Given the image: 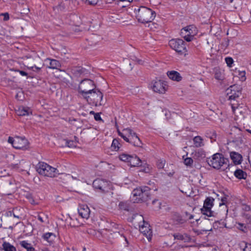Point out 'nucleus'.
I'll return each mask as SVG.
<instances>
[{
    "mask_svg": "<svg viewBox=\"0 0 251 251\" xmlns=\"http://www.w3.org/2000/svg\"><path fill=\"white\" fill-rule=\"evenodd\" d=\"M207 162L210 166L217 170L225 171L227 169H229V160L222 153H215L211 158H207Z\"/></svg>",
    "mask_w": 251,
    "mask_h": 251,
    "instance_id": "nucleus-1",
    "label": "nucleus"
},
{
    "mask_svg": "<svg viewBox=\"0 0 251 251\" xmlns=\"http://www.w3.org/2000/svg\"><path fill=\"white\" fill-rule=\"evenodd\" d=\"M135 11L138 21L143 24L151 22L156 16L154 11L145 6H141L137 10L135 9Z\"/></svg>",
    "mask_w": 251,
    "mask_h": 251,
    "instance_id": "nucleus-2",
    "label": "nucleus"
},
{
    "mask_svg": "<svg viewBox=\"0 0 251 251\" xmlns=\"http://www.w3.org/2000/svg\"><path fill=\"white\" fill-rule=\"evenodd\" d=\"M226 95L228 97V100H230L232 110L234 111L238 108V104L232 102L237 101V99L241 95L242 87L237 84L230 86L226 90Z\"/></svg>",
    "mask_w": 251,
    "mask_h": 251,
    "instance_id": "nucleus-3",
    "label": "nucleus"
},
{
    "mask_svg": "<svg viewBox=\"0 0 251 251\" xmlns=\"http://www.w3.org/2000/svg\"><path fill=\"white\" fill-rule=\"evenodd\" d=\"M83 98L90 105L98 106L102 104L101 101L102 100L103 94L97 88H95L94 91L89 92L86 96L83 97Z\"/></svg>",
    "mask_w": 251,
    "mask_h": 251,
    "instance_id": "nucleus-4",
    "label": "nucleus"
},
{
    "mask_svg": "<svg viewBox=\"0 0 251 251\" xmlns=\"http://www.w3.org/2000/svg\"><path fill=\"white\" fill-rule=\"evenodd\" d=\"M36 170L39 174L50 177H54L59 174L57 169L43 162H40L38 164Z\"/></svg>",
    "mask_w": 251,
    "mask_h": 251,
    "instance_id": "nucleus-5",
    "label": "nucleus"
},
{
    "mask_svg": "<svg viewBox=\"0 0 251 251\" xmlns=\"http://www.w3.org/2000/svg\"><path fill=\"white\" fill-rule=\"evenodd\" d=\"M96 88L94 82L89 79H85L81 81L78 86V92L84 97L86 96L89 92L94 91Z\"/></svg>",
    "mask_w": 251,
    "mask_h": 251,
    "instance_id": "nucleus-6",
    "label": "nucleus"
},
{
    "mask_svg": "<svg viewBox=\"0 0 251 251\" xmlns=\"http://www.w3.org/2000/svg\"><path fill=\"white\" fill-rule=\"evenodd\" d=\"M170 47L179 54L186 55L187 51L185 42L180 39H173L169 43Z\"/></svg>",
    "mask_w": 251,
    "mask_h": 251,
    "instance_id": "nucleus-7",
    "label": "nucleus"
},
{
    "mask_svg": "<svg viewBox=\"0 0 251 251\" xmlns=\"http://www.w3.org/2000/svg\"><path fill=\"white\" fill-rule=\"evenodd\" d=\"M8 142L17 149L25 150L27 148L28 142L25 137L16 136L15 138L9 137Z\"/></svg>",
    "mask_w": 251,
    "mask_h": 251,
    "instance_id": "nucleus-8",
    "label": "nucleus"
},
{
    "mask_svg": "<svg viewBox=\"0 0 251 251\" xmlns=\"http://www.w3.org/2000/svg\"><path fill=\"white\" fill-rule=\"evenodd\" d=\"M151 87L154 92L164 94L168 90V86L166 81L156 79L152 81Z\"/></svg>",
    "mask_w": 251,
    "mask_h": 251,
    "instance_id": "nucleus-9",
    "label": "nucleus"
},
{
    "mask_svg": "<svg viewBox=\"0 0 251 251\" xmlns=\"http://www.w3.org/2000/svg\"><path fill=\"white\" fill-rule=\"evenodd\" d=\"M93 187L102 192H106L110 188V182L105 179L97 178L93 182Z\"/></svg>",
    "mask_w": 251,
    "mask_h": 251,
    "instance_id": "nucleus-10",
    "label": "nucleus"
},
{
    "mask_svg": "<svg viewBox=\"0 0 251 251\" xmlns=\"http://www.w3.org/2000/svg\"><path fill=\"white\" fill-rule=\"evenodd\" d=\"M137 216L142 220L143 223L142 225H139L140 230L147 237L149 240H151L152 237V230L150 228L149 224L144 221L142 215H137Z\"/></svg>",
    "mask_w": 251,
    "mask_h": 251,
    "instance_id": "nucleus-11",
    "label": "nucleus"
},
{
    "mask_svg": "<svg viewBox=\"0 0 251 251\" xmlns=\"http://www.w3.org/2000/svg\"><path fill=\"white\" fill-rule=\"evenodd\" d=\"M78 212L82 218L88 219L89 217L90 210L87 205H81L78 208Z\"/></svg>",
    "mask_w": 251,
    "mask_h": 251,
    "instance_id": "nucleus-12",
    "label": "nucleus"
},
{
    "mask_svg": "<svg viewBox=\"0 0 251 251\" xmlns=\"http://www.w3.org/2000/svg\"><path fill=\"white\" fill-rule=\"evenodd\" d=\"M150 189L148 186H143L142 194L140 198H138V201H147L150 199L151 197Z\"/></svg>",
    "mask_w": 251,
    "mask_h": 251,
    "instance_id": "nucleus-13",
    "label": "nucleus"
},
{
    "mask_svg": "<svg viewBox=\"0 0 251 251\" xmlns=\"http://www.w3.org/2000/svg\"><path fill=\"white\" fill-rule=\"evenodd\" d=\"M16 113L18 115L21 116H28L32 115V111L31 108L26 106H20L16 110Z\"/></svg>",
    "mask_w": 251,
    "mask_h": 251,
    "instance_id": "nucleus-14",
    "label": "nucleus"
},
{
    "mask_svg": "<svg viewBox=\"0 0 251 251\" xmlns=\"http://www.w3.org/2000/svg\"><path fill=\"white\" fill-rule=\"evenodd\" d=\"M184 28L188 33L189 38L192 41L193 39L194 36L198 33V29L197 27L195 25H191L185 27Z\"/></svg>",
    "mask_w": 251,
    "mask_h": 251,
    "instance_id": "nucleus-15",
    "label": "nucleus"
},
{
    "mask_svg": "<svg viewBox=\"0 0 251 251\" xmlns=\"http://www.w3.org/2000/svg\"><path fill=\"white\" fill-rule=\"evenodd\" d=\"M128 143L136 147H141L142 145V143L140 139L137 136L135 133H133V135H132L131 137H130V138H129Z\"/></svg>",
    "mask_w": 251,
    "mask_h": 251,
    "instance_id": "nucleus-16",
    "label": "nucleus"
},
{
    "mask_svg": "<svg viewBox=\"0 0 251 251\" xmlns=\"http://www.w3.org/2000/svg\"><path fill=\"white\" fill-rule=\"evenodd\" d=\"M168 76L172 80L180 81L182 79V77L180 74L175 71H171L167 72Z\"/></svg>",
    "mask_w": 251,
    "mask_h": 251,
    "instance_id": "nucleus-17",
    "label": "nucleus"
},
{
    "mask_svg": "<svg viewBox=\"0 0 251 251\" xmlns=\"http://www.w3.org/2000/svg\"><path fill=\"white\" fill-rule=\"evenodd\" d=\"M129 163L131 167L140 166L142 165L141 159L136 155H131Z\"/></svg>",
    "mask_w": 251,
    "mask_h": 251,
    "instance_id": "nucleus-18",
    "label": "nucleus"
},
{
    "mask_svg": "<svg viewBox=\"0 0 251 251\" xmlns=\"http://www.w3.org/2000/svg\"><path fill=\"white\" fill-rule=\"evenodd\" d=\"M230 156L235 164H240L242 160V155L236 152H231L230 153Z\"/></svg>",
    "mask_w": 251,
    "mask_h": 251,
    "instance_id": "nucleus-19",
    "label": "nucleus"
},
{
    "mask_svg": "<svg viewBox=\"0 0 251 251\" xmlns=\"http://www.w3.org/2000/svg\"><path fill=\"white\" fill-rule=\"evenodd\" d=\"M42 238L50 244L53 243L54 240L56 238L55 235L51 232H47L42 235Z\"/></svg>",
    "mask_w": 251,
    "mask_h": 251,
    "instance_id": "nucleus-20",
    "label": "nucleus"
},
{
    "mask_svg": "<svg viewBox=\"0 0 251 251\" xmlns=\"http://www.w3.org/2000/svg\"><path fill=\"white\" fill-rule=\"evenodd\" d=\"M130 207V202L128 201H122L118 204V208L121 210L129 211Z\"/></svg>",
    "mask_w": 251,
    "mask_h": 251,
    "instance_id": "nucleus-21",
    "label": "nucleus"
},
{
    "mask_svg": "<svg viewBox=\"0 0 251 251\" xmlns=\"http://www.w3.org/2000/svg\"><path fill=\"white\" fill-rule=\"evenodd\" d=\"M100 40V37L96 34H93L87 39L90 45H96Z\"/></svg>",
    "mask_w": 251,
    "mask_h": 251,
    "instance_id": "nucleus-22",
    "label": "nucleus"
},
{
    "mask_svg": "<svg viewBox=\"0 0 251 251\" xmlns=\"http://www.w3.org/2000/svg\"><path fill=\"white\" fill-rule=\"evenodd\" d=\"M194 146L196 148H200L204 146L203 139L200 136H195L193 139Z\"/></svg>",
    "mask_w": 251,
    "mask_h": 251,
    "instance_id": "nucleus-23",
    "label": "nucleus"
},
{
    "mask_svg": "<svg viewBox=\"0 0 251 251\" xmlns=\"http://www.w3.org/2000/svg\"><path fill=\"white\" fill-rule=\"evenodd\" d=\"M48 60L50 61L49 68L52 69H59L61 67V64L59 61L50 59H48Z\"/></svg>",
    "mask_w": 251,
    "mask_h": 251,
    "instance_id": "nucleus-24",
    "label": "nucleus"
},
{
    "mask_svg": "<svg viewBox=\"0 0 251 251\" xmlns=\"http://www.w3.org/2000/svg\"><path fill=\"white\" fill-rule=\"evenodd\" d=\"M234 175L236 177L239 179H245L247 176V173L241 169H237L234 172Z\"/></svg>",
    "mask_w": 251,
    "mask_h": 251,
    "instance_id": "nucleus-25",
    "label": "nucleus"
},
{
    "mask_svg": "<svg viewBox=\"0 0 251 251\" xmlns=\"http://www.w3.org/2000/svg\"><path fill=\"white\" fill-rule=\"evenodd\" d=\"M2 246L4 251H16V248L8 242H4Z\"/></svg>",
    "mask_w": 251,
    "mask_h": 251,
    "instance_id": "nucleus-26",
    "label": "nucleus"
},
{
    "mask_svg": "<svg viewBox=\"0 0 251 251\" xmlns=\"http://www.w3.org/2000/svg\"><path fill=\"white\" fill-rule=\"evenodd\" d=\"M214 199L212 197H207L204 201L203 207L211 208L213 207Z\"/></svg>",
    "mask_w": 251,
    "mask_h": 251,
    "instance_id": "nucleus-27",
    "label": "nucleus"
},
{
    "mask_svg": "<svg viewBox=\"0 0 251 251\" xmlns=\"http://www.w3.org/2000/svg\"><path fill=\"white\" fill-rule=\"evenodd\" d=\"M174 220L178 224H183L186 222L187 219L185 215L181 216L179 214L175 215L174 217Z\"/></svg>",
    "mask_w": 251,
    "mask_h": 251,
    "instance_id": "nucleus-28",
    "label": "nucleus"
},
{
    "mask_svg": "<svg viewBox=\"0 0 251 251\" xmlns=\"http://www.w3.org/2000/svg\"><path fill=\"white\" fill-rule=\"evenodd\" d=\"M20 244L22 247L26 249L27 251H34V248L32 245L28 243L26 241H22L20 242Z\"/></svg>",
    "mask_w": 251,
    "mask_h": 251,
    "instance_id": "nucleus-29",
    "label": "nucleus"
},
{
    "mask_svg": "<svg viewBox=\"0 0 251 251\" xmlns=\"http://www.w3.org/2000/svg\"><path fill=\"white\" fill-rule=\"evenodd\" d=\"M215 78L219 80H222L224 78V75L223 71L219 69H215Z\"/></svg>",
    "mask_w": 251,
    "mask_h": 251,
    "instance_id": "nucleus-30",
    "label": "nucleus"
},
{
    "mask_svg": "<svg viewBox=\"0 0 251 251\" xmlns=\"http://www.w3.org/2000/svg\"><path fill=\"white\" fill-rule=\"evenodd\" d=\"M72 73L76 76H78L84 73V69L80 67H76L72 70Z\"/></svg>",
    "mask_w": 251,
    "mask_h": 251,
    "instance_id": "nucleus-31",
    "label": "nucleus"
},
{
    "mask_svg": "<svg viewBox=\"0 0 251 251\" xmlns=\"http://www.w3.org/2000/svg\"><path fill=\"white\" fill-rule=\"evenodd\" d=\"M201 212L203 215L208 217H211L213 216V212L211 211V208L203 207L201 209Z\"/></svg>",
    "mask_w": 251,
    "mask_h": 251,
    "instance_id": "nucleus-32",
    "label": "nucleus"
},
{
    "mask_svg": "<svg viewBox=\"0 0 251 251\" xmlns=\"http://www.w3.org/2000/svg\"><path fill=\"white\" fill-rule=\"evenodd\" d=\"M111 148L113 150L115 151H118L119 150L120 148V144L119 139H113L111 145Z\"/></svg>",
    "mask_w": 251,
    "mask_h": 251,
    "instance_id": "nucleus-33",
    "label": "nucleus"
},
{
    "mask_svg": "<svg viewBox=\"0 0 251 251\" xmlns=\"http://www.w3.org/2000/svg\"><path fill=\"white\" fill-rule=\"evenodd\" d=\"M131 155L126 154V153H122L119 156V158L120 160L129 163V159L130 158Z\"/></svg>",
    "mask_w": 251,
    "mask_h": 251,
    "instance_id": "nucleus-34",
    "label": "nucleus"
},
{
    "mask_svg": "<svg viewBox=\"0 0 251 251\" xmlns=\"http://www.w3.org/2000/svg\"><path fill=\"white\" fill-rule=\"evenodd\" d=\"M180 35L182 37H183L186 41L190 42L191 41V39L189 38L188 33L186 31L185 29L183 28L180 32Z\"/></svg>",
    "mask_w": 251,
    "mask_h": 251,
    "instance_id": "nucleus-35",
    "label": "nucleus"
},
{
    "mask_svg": "<svg viewBox=\"0 0 251 251\" xmlns=\"http://www.w3.org/2000/svg\"><path fill=\"white\" fill-rule=\"evenodd\" d=\"M229 199V196L228 195L223 194V196L221 197V203H220L219 205L220 206L222 205H226Z\"/></svg>",
    "mask_w": 251,
    "mask_h": 251,
    "instance_id": "nucleus-36",
    "label": "nucleus"
},
{
    "mask_svg": "<svg viewBox=\"0 0 251 251\" xmlns=\"http://www.w3.org/2000/svg\"><path fill=\"white\" fill-rule=\"evenodd\" d=\"M241 3L240 0H229V4L231 7H233L234 9H237Z\"/></svg>",
    "mask_w": 251,
    "mask_h": 251,
    "instance_id": "nucleus-37",
    "label": "nucleus"
},
{
    "mask_svg": "<svg viewBox=\"0 0 251 251\" xmlns=\"http://www.w3.org/2000/svg\"><path fill=\"white\" fill-rule=\"evenodd\" d=\"M111 226L115 229V230H114V232L120 234L122 231L123 229L122 226L118 225L114 223H111Z\"/></svg>",
    "mask_w": 251,
    "mask_h": 251,
    "instance_id": "nucleus-38",
    "label": "nucleus"
},
{
    "mask_svg": "<svg viewBox=\"0 0 251 251\" xmlns=\"http://www.w3.org/2000/svg\"><path fill=\"white\" fill-rule=\"evenodd\" d=\"M143 187L136 188L133 191V196H138L140 198L142 194Z\"/></svg>",
    "mask_w": 251,
    "mask_h": 251,
    "instance_id": "nucleus-39",
    "label": "nucleus"
},
{
    "mask_svg": "<svg viewBox=\"0 0 251 251\" xmlns=\"http://www.w3.org/2000/svg\"><path fill=\"white\" fill-rule=\"evenodd\" d=\"M184 163L187 167H192L193 164V160L190 157H187L184 159Z\"/></svg>",
    "mask_w": 251,
    "mask_h": 251,
    "instance_id": "nucleus-40",
    "label": "nucleus"
},
{
    "mask_svg": "<svg viewBox=\"0 0 251 251\" xmlns=\"http://www.w3.org/2000/svg\"><path fill=\"white\" fill-rule=\"evenodd\" d=\"M246 226L249 229L251 230V216L247 215L246 216Z\"/></svg>",
    "mask_w": 251,
    "mask_h": 251,
    "instance_id": "nucleus-41",
    "label": "nucleus"
},
{
    "mask_svg": "<svg viewBox=\"0 0 251 251\" xmlns=\"http://www.w3.org/2000/svg\"><path fill=\"white\" fill-rule=\"evenodd\" d=\"M165 164V161L164 160H158L157 161L156 165L158 169H163Z\"/></svg>",
    "mask_w": 251,
    "mask_h": 251,
    "instance_id": "nucleus-42",
    "label": "nucleus"
},
{
    "mask_svg": "<svg viewBox=\"0 0 251 251\" xmlns=\"http://www.w3.org/2000/svg\"><path fill=\"white\" fill-rule=\"evenodd\" d=\"M175 239L180 240H185V236L187 237V234L185 235H182L179 233H177L176 234H174V235Z\"/></svg>",
    "mask_w": 251,
    "mask_h": 251,
    "instance_id": "nucleus-43",
    "label": "nucleus"
},
{
    "mask_svg": "<svg viewBox=\"0 0 251 251\" xmlns=\"http://www.w3.org/2000/svg\"><path fill=\"white\" fill-rule=\"evenodd\" d=\"M238 229L240 230H241L242 231L246 233L247 232V229H248L247 228V226H244V225L243 224H241V223H238Z\"/></svg>",
    "mask_w": 251,
    "mask_h": 251,
    "instance_id": "nucleus-44",
    "label": "nucleus"
},
{
    "mask_svg": "<svg viewBox=\"0 0 251 251\" xmlns=\"http://www.w3.org/2000/svg\"><path fill=\"white\" fill-rule=\"evenodd\" d=\"M65 145L69 148H73L75 146V143L72 140H65Z\"/></svg>",
    "mask_w": 251,
    "mask_h": 251,
    "instance_id": "nucleus-45",
    "label": "nucleus"
},
{
    "mask_svg": "<svg viewBox=\"0 0 251 251\" xmlns=\"http://www.w3.org/2000/svg\"><path fill=\"white\" fill-rule=\"evenodd\" d=\"M225 61L227 65L229 67H231L233 63V60L231 57H227L225 58Z\"/></svg>",
    "mask_w": 251,
    "mask_h": 251,
    "instance_id": "nucleus-46",
    "label": "nucleus"
},
{
    "mask_svg": "<svg viewBox=\"0 0 251 251\" xmlns=\"http://www.w3.org/2000/svg\"><path fill=\"white\" fill-rule=\"evenodd\" d=\"M40 251H55L54 249L52 247H45L40 248Z\"/></svg>",
    "mask_w": 251,
    "mask_h": 251,
    "instance_id": "nucleus-47",
    "label": "nucleus"
},
{
    "mask_svg": "<svg viewBox=\"0 0 251 251\" xmlns=\"http://www.w3.org/2000/svg\"><path fill=\"white\" fill-rule=\"evenodd\" d=\"M243 251H251V244L245 243V247L243 249Z\"/></svg>",
    "mask_w": 251,
    "mask_h": 251,
    "instance_id": "nucleus-48",
    "label": "nucleus"
},
{
    "mask_svg": "<svg viewBox=\"0 0 251 251\" xmlns=\"http://www.w3.org/2000/svg\"><path fill=\"white\" fill-rule=\"evenodd\" d=\"M184 215L187 220L192 219L194 218V216L192 214H189L188 212H185Z\"/></svg>",
    "mask_w": 251,
    "mask_h": 251,
    "instance_id": "nucleus-49",
    "label": "nucleus"
},
{
    "mask_svg": "<svg viewBox=\"0 0 251 251\" xmlns=\"http://www.w3.org/2000/svg\"><path fill=\"white\" fill-rule=\"evenodd\" d=\"M94 119L97 121H103L100 117V114L99 113H96V114H95Z\"/></svg>",
    "mask_w": 251,
    "mask_h": 251,
    "instance_id": "nucleus-50",
    "label": "nucleus"
},
{
    "mask_svg": "<svg viewBox=\"0 0 251 251\" xmlns=\"http://www.w3.org/2000/svg\"><path fill=\"white\" fill-rule=\"evenodd\" d=\"M132 60L136 62L137 63H138V64H143V61L141 59H139L137 58L136 57H133V58H132Z\"/></svg>",
    "mask_w": 251,
    "mask_h": 251,
    "instance_id": "nucleus-51",
    "label": "nucleus"
},
{
    "mask_svg": "<svg viewBox=\"0 0 251 251\" xmlns=\"http://www.w3.org/2000/svg\"><path fill=\"white\" fill-rule=\"evenodd\" d=\"M88 3L90 5H95L97 3L98 0H87Z\"/></svg>",
    "mask_w": 251,
    "mask_h": 251,
    "instance_id": "nucleus-52",
    "label": "nucleus"
},
{
    "mask_svg": "<svg viewBox=\"0 0 251 251\" xmlns=\"http://www.w3.org/2000/svg\"><path fill=\"white\" fill-rule=\"evenodd\" d=\"M119 135L122 137L123 138V139L127 142H129V138H127L126 137V136H125L122 133L120 132H119Z\"/></svg>",
    "mask_w": 251,
    "mask_h": 251,
    "instance_id": "nucleus-53",
    "label": "nucleus"
},
{
    "mask_svg": "<svg viewBox=\"0 0 251 251\" xmlns=\"http://www.w3.org/2000/svg\"><path fill=\"white\" fill-rule=\"evenodd\" d=\"M16 71L18 72L22 76H27L28 75L27 73L24 71L17 70Z\"/></svg>",
    "mask_w": 251,
    "mask_h": 251,
    "instance_id": "nucleus-54",
    "label": "nucleus"
},
{
    "mask_svg": "<svg viewBox=\"0 0 251 251\" xmlns=\"http://www.w3.org/2000/svg\"><path fill=\"white\" fill-rule=\"evenodd\" d=\"M126 130L128 132L129 135L128 136V138H130V137H131L132 135H133V133H134L132 131V130L130 129H126Z\"/></svg>",
    "mask_w": 251,
    "mask_h": 251,
    "instance_id": "nucleus-55",
    "label": "nucleus"
},
{
    "mask_svg": "<svg viewBox=\"0 0 251 251\" xmlns=\"http://www.w3.org/2000/svg\"><path fill=\"white\" fill-rule=\"evenodd\" d=\"M143 171L146 173H149L150 172V169L149 166L148 165L147 167H146L144 170H143Z\"/></svg>",
    "mask_w": 251,
    "mask_h": 251,
    "instance_id": "nucleus-56",
    "label": "nucleus"
},
{
    "mask_svg": "<svg viewBox=\"0 0 251 251\" xmlns=\"http://www.w3.org/2000/svg\"><path fill=\"white\" fill-rule=\"evenodd\" d=\"M3 15H4V21H7L9 19V15L7 13H4L3 14Z\"/></svg>",
    "mask_w": 251,
    "mask_h": 251,
    "instance_id": "nucleus-57",
    "label": "nucleus"
},
{
    "mask_svg": "<svg viewBox=\"0 0 251 251\" xmlns=\"http://www.w3.org/2000/svg\"><path fill=\"white\" fill-rule=\"evenodd\" d=\"M34 68H35L37 71H39L41 70V67H37L36 66H32V67H28V68L29 69H33Z\"/></svg>",
    "mask_w": 251,
    "mask_h": 251,
    "instance_id": "nucleus-58",
    "label": "nucleus"
},
{
    "mask_svg": "<svg viewBox=\"0 0 251 251\" xmlns=\"http://www.w3.org/2000/svg\"><path fill=\"white\" fill-rule=\"evenodd\" d=\"M120 0L122 2H126L127 3V5L129 4L132 1V0Z\"/></svg>",
    "mask_w": 251,
    "mask_h": 251,
    "instance_id": "nucleus-59",
    "label": "nucleus"
},
{
    "mask_svg": "<svg viewBox=\"0 0 251 251\" xmlns=\"http://www.w3.org/2000/svg\"><path fill=\"white\" fill-rule=\"evenodd\" d=\"M38 219L42 223H44V221L43 219V218L39 215H38L37 217Z\"/></svg>",
    "mask_w": 251,
    "mask_h": 251,
    "instance_id": "nucleus-60",
    "label": "nucleus"
},
{
    "mask_svg": "<svg viewBox=\"0 0 251 251\" xmlns=\"http://www.w3.org/2000/svg\"><path fill=\"white\" fill-rule=\"evenodd\" d=\"M227 213H228V208L226 206V213H225V216L226 217L227 215Z\"/></svg>",
    "mask_w": 251,
    "mask_h": 251,
    "instance_id": "nucleus-61",
    "label": "nucleus"
},
{
    "mask_svg": "<svg viewBox=\"0 0 251 251\" xmlns=\"http://www.w3.org/2000/svg\"><path fill=\"white\" fill-rule=\"evenodd\" d=\"M113 0H104V2H105L106 3H111V1H112Z\"/></svg>",
    "mask_w": 251,
    "mask_h": 251,
    "instance_id": "nucleus-62",
    "label": "nucleus"
},
{
    "mask_svg": "<svg viewBox=\"0 0 251 251\" xmlns=\"http://www.w3.org/2000/svg\"><path fill=\"white\" fill-rule=\"evenodd\" d=\"M95 114H96V113H95L94 111H91L90 112V114L91 115H94L95 116Z\"/></svg>",
    "mask_w": 251,
    "mask_h": 251,
    "instance_id": "nucleus-63",
    "label": "nucleus"
},
{
    "mask_svg": "<svg viewBox=\"0 0 251 251\" xmlns=\"http://www.w3.org/2000/svg\"><path fill=\"white\" fill-rule=\"evenodd\" d=\"M70 226H76V225H75L74 224L72 223H70Z\"/></svg>",
    "mask_w": 251,
    "mask_h": 251,
    "instance_id": "nucleus-64",
    "label": "nucleus"
}]
</instances>
